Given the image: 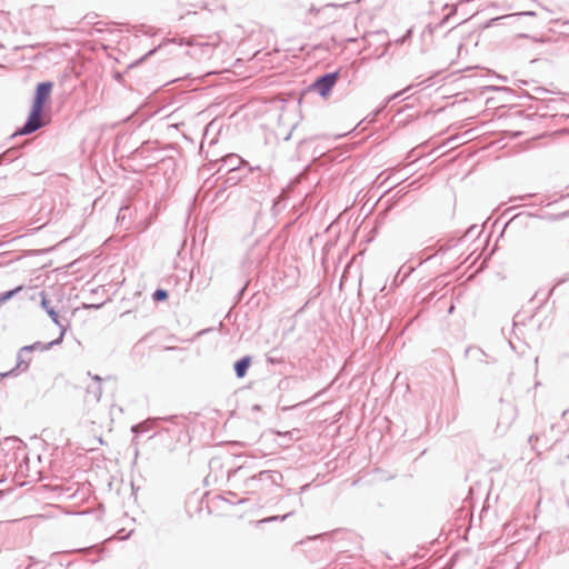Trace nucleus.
Wrapping results in <instances>:
<instances>
[{
	"label": "nucleus",
	"mask_w": 569,
	"mask_h": 569,
	"mask_svg": "<svg viewBox=\"0 0 569 569\" xmlns=\"http://www.w3.org/2000/svg\"><path fill=\"white\" fill-rule=\"evenodd\" d=\"M43 109L31 107V111L27 123L20 129L19 134H29L41 128L44 123L42 122Z\"/></svg>",
	"instance_id": "f03ea898"
},
{
	"label": "nucleus",
	"mask_w": 569,
	"mask_h": 569,
	"mask_svg": "<svg viewBox=\"0 0 569 569\" xmlns=\"http://www.w3.org/2000/svg\"><path fill=\"white\" fill-rule=\"evenodd\" d=\"M66 335V328H62L61 329V332H60V336L57 340L54 341H51L49 343H42V342H36L31 346H26L21 349L20 351V357L24 353V352H30V351H33V350H39V351H46L48 350L50 347H52L53 345H57V343H60Z\"/></svg>",
	"instance_id": "20e7f679"
},
{
	"label": "nucleus",
	"mask_w": 569,
	"mask_h": 569,
	"mask_svg": "<svg viewBox=\"0 0 569 569\" xmlns=\"http://www.w3.org/2000/svg\"><path fill=\"white\" fill-rule=\"evenodd\" d=\"M271 59L269 60L273 67H280L283 61L288 60V53L284 49L276 48L272 52L267 53Z\"/></svg>",
	"instance_id": "423d86ee"
},
{
	"label": "nucleus",
	"mask_w": 569,
	"mask_h": 569,
	"mask_svg": "<svg viewBox=\"0 0 569 569\" xmlns=\"http://www.w3.org/2000/svg\"><path fill=\"white\" fill-rule=\"evenodd\" d=\"M40 297H41V307L47 311L48 316L51 318V320L61 327V329L63 328L60 323V320H59V316L58 313L56 312V310L53 309V307L51 306V301L48 297V293L42 291L40 293Z\"/></svg>",
	"instance_id": "39448f33"
},
{
	"label": "nucleus",
	"mask_w": 569,
	"mask_h": 569,
	"mask_svg": "<svg viewBox=\"0 0 569 569\" xmlns=\"http://www.w3.org/2000/svg\"><path fill=\"white\" fill-rule=\"evenodd\" d=\"M338 79V72L325 74L313 82L312 89L319 92L322 97H326L331 91Z\"/></svg>",
	"instance_id": "f257e3e1"
},
{
	"label": "nucleus",
	"mask_w": 569,
	"mask_h": 569,
	"mask_svg": "<svg viewBox=\"0 0 569 569\" xmlns=\"http://www.w3.org/2000/svg\"><path fill=\"white\" fill-rule=\"evenodd\" d=\"M168 298V293L166 290L158 289L153 293V300L156 301H163Z\"/></svg>",
	"instance_id": "1a4fd4ad"
},
{
	"label": "nucleus",
	"mask_w": 569,
	"mask_h": 569,
	"mask_svg": "<svg viewBox=\"0 0 569 569\" xmlns=\"http://www.w3.org/2000/svg\"><path fill=\"white\" fill-rule=\"evenodd\" d=\"M21 290H22V287L19 286V287H17L13 290H10V291H7V292L0 295V305L4 303L9 299H11L17 292H19Z\"/></svg>",
	"instance_id": "6e6552de"
},
{
	"label": "nucleus",
	"mask_w": 569,
	"mask_h": 569,
	"mask_svg": "<svg viewBox=\"0 0 569 569\" xmlns=\"http://www.w3.org/2000/svg\"><path fill=\"white\" fill-rule=\"evenodd\" d=\"M249 365H250L249 358H243L236 362L234 370L239 378L244 377V375L247 373V370L249 368Z\"/></svg>",
	"instance_id": "0eeeda50"
},
{
	"label": "nucleus",
	"mask_w": 569,
	"mask_h": 569,
	"mask_svg": "<svg viewBox=\"0 0 569 569\" xmlns=\"http://www.w3.org/2000/svg\"><path fill=\"white\" fill-rule=\"evenodd\" d=\"M58 295H62V287L61 286H57V287H53L52 288Z\"/></svg>",
	"instance_id": "9d476101"
},
{
	"label": "nucleus",
	"mask_w": 569,
	"mask_h": 569,
	"mask_svg": "<svg viewBox=\"0 0 569 569\" xmlns=\"http://www.w3.org/2000/svg\"><path fill=\"white\" fill-rule=\"evenodd\" d=\"M53 84L51 82H41L38 84L32 107L43 109L49 102Z\"/></svg>",
	"instance_id": "7ed1b4c3"
}]
</instances>
